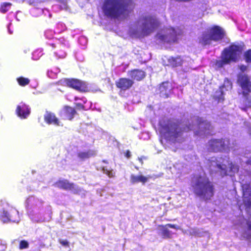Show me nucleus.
Wrapping results in <instances>:
<instances>
[{"instance_id":"1","label":"nucleus","mask_w":251,"mask_h":251,"mask_svg":"<svg viewBox=\"0 0 251 251\" xmlns=\"http://www.w3.org/2000/svg\"><path fill=\"white\" fill-rule=\"evenodd\" d=\"M135 6L133 0H104L101 8L104 15L116 19L128 17Z\"/></svg>"},{"instance_id":"2","label":"nucleus","mask_w":251,"mask_h":251,"mask_svg":"<svg viewBox=\"0 0 251 251\" xmlns=\"http://www.w3.org/2000/svg\"><path fill=\"white\" fill-rule=\"evenodd\" d=\"M193 122L187 120L183 122L180 119H168L166 123L161 126L169 140L175 142L182 138L184 133H187L194 129Z\"/></svg>"},{"instance_id":"3","label":"nucleus","mask_w":251,"mask_h":251,"mask_svg":"<svg viewBox=\"0 0 251 251\" xmlns=\"http://www.w3.org/2000/svg\"><path fill=\"white\" fill-rule=\"evenodd\" d=\"M191 186L194 194L204 200L210 199L214 195L213 185L204 173L194 175Z\"/></svg>"},{"instance_id":"4","label":"nucleus","mask_w":251,"mask_h":251,"mask_svg":"<svg viewBox=\"0 0 251 251\" xmlns=\"http://www.w3.org/2000/svg\"><path fill=\"white\" fill-rule=\"evenodd\" d=\"M243 51V47L239 45L231 44L225 48L221 52V59L217 60L215 65L218 68L231 63H236L239 60Z\"/></svg>"},{"instance_id":"5","label":"nucleus","mask_w":251,"mask_h":251,"mask_svg":"<svg viewBox=\"0 0 251 251\" xmlns=\"http://www.w3.org/2000/svg\"><path fill=\"white\" fill-rule=\"evenodd\" d=\"M226 36V33L223 28L214 25L202 33L199 42L203 46L209 45L212 41L218 42L222 41Z\"/></svg>"},{"instance_id":"6","label":"nucleus","mask_w":251,"mask_h":251,"mask_svg":"<svg viewBox=\"0 0 251 251\" xmlns=\"http://www.w3.org/2000/svg\"><path fill=\"white\" fill-rule=\"evenodd\" d=\"M237 82L242 89L243 96V107L241 109L247 111L251 108V78L247 75L241 74L238 75Z\"/></svg>"},{"instance_id":"7","label":"nucleus","mask_w":251,"mask_h":251,"mask_svg":"<svg viewBox=\"0 0 251 251\" xmlns=\"http://www.w3.org/2000/svg\"><path fill=\"white\" fill-rule=\"evenodd\" d=\"M236 146L235 141L231 144L230 139L227 138L211 139L208 142L207 150L211 152H228Z\"/></svg>"},{"instance_id":"8","label":"nucleus","mask_w":251,"mask_h":251,"mask_svg":"<svg viewBox=\"0 0 251 251\" xmlns=\"http://www.w3.org/2000/svg\"><path fill=\"white\" fill-rule=\"evenodd\" d=\"M27 213L33 221L38 222L43 214L44 201L34 196L29 197L26 201Z\"/></svg>"},{"instance_id":"9","label":"nucleus","mask_w":251,"mask_h":251,"mask_svg":"<svg viewBox=\"0 0 251 251\" xmlns=\"http://www.w3.org/2000/svg\"><path fill=\"white\" fill-rule=\"evenodd\" d=\"M141 20L142 21L141 33L143 36L149 35L160 25L159 21L153 16H145Z\"/></svg>"},{"instance_id":"10","label":"nucleus","mask_w":251,"mask_h":251,"mask_svg":"<svg viewBox=\"0 0 251 251\" xmlns=\"http://www.w3.org/2000/svg\"><path fill=\"white\" fill-rule=\"evenodd\" d=\"M212 167H216L218 170H221V174L222 175H232V173H235L239 170L238 166L232 163H228V166L225 164H220L216 162L213 161L209 166L211 170H213Z\"/></svg>"},{"instance_id":"11","label":"nucleus","mask_w":251,"mask_h":251,"mask_svg":"<svg viewBox=\"0 0 251 251\" xmlns=\"http://www.w3.org/2000/svg\"><path fill=\"white\" fill-rule=\"evenodd\" d=\"M66 85L80 93H86L89 91V88L86 83L82 80L75 78L67 79Z\"/></svg>"},{"instance_id":"12","label":"nucleus","mask_w":251,"mask_h":251,"mask_svg":"<svg viewBox=\"0 0 251 251\" xmlns=\"http://www.w3.org/2000/svg\"><path fill=\"white\" fill-rule=\"evenodd\" d=\"M0 219L4 223L10 221L18 223L20 221L19 212L16 209H13L9 214L7 211L3 210L0 216Z\"/></svg>"},{"instance_id":"13","label":"nucleus","mask_w":251,"mask_h":251,"mask_svg":"<svg viewBox=\"0 0 251 251\" xmlns=\"http://www.w3.org/2000/svg\"><path fill=\"white\" fill-rule=\"evenodd\" d=\"M56 186L60 188L66 190H70L74 194L80 192V189L74 183H70L66 179L60 180L55 183Z\"/></svg>"},{"instance_id":"14","label":"nucleus","mask_w":251,"mask_h":251,"mask_svg":"<svg viewBox=\"0 0 251 251\" xmlns=\"http://www.w3.org/2000/svg\"><path fill=\"white\" fill-rule=\"evenodd\" d=\"M133 84L134 81L132 79L126 77H121L115 82L116 87L123 91L130 89Z\"/></svg>"},{"instance_id":"15","label":"nucleus","mask_w":251,"mask_h":251,"mask_svg":"<svg viewBox=\"0 0 251 251\" xmlns=\"http://www.w3.org/2000/svg\"><path fill=\"white\" fill-rule=\"evenodd\" d=\"M197 122L201 132L205 135H212L211 132L213 127L209 122L204 120L201 118H198Z\"/></svg>"},{"instance_id":"16","label":"nucleus","mask_w":251,"mask_h":251,"mask_svg":"<svg viewBox=\"0 0 251 251\" xmlns=\"http://www.w3.org/2000/svg\"><path fill=\"white\" fill-rule=\"evenodd\" d=\"M168 227L180 229V228L179 226L173 225L171 224H168L165 226L160 225L157 227L158 234L161 235L163 238H170L171 237V231L168 229Z\"/></svg>"},{"instance_id":"17","label":"nucleus","mask_w":251,"mask_h":251,"mask_svg":"<svg viewBox=\"0 0 251 251\" xmlns=\"http://www.w3.org/2000/svg\"><path fill=\"white\" fill-rule=\"evenodd\" d=\"M242 188L245 204L251 209V181L249 183H242Z\"/></svg>"},{"instance_id":"18","label":"nucleus","mask_w":251,"mask_h":251,"mask_svg":"<svg viewBox=\"0 0 251 251\" xmlns=\"http://www.w3.org/2000/svg\"><path fill=\"white\" fill-rule=\"evenodd\" d=\"M77 112L74 108L66 105L64 106L62 110L59 112V116L63 117L64 119L71 121L74 118V116Z\"/></svg>"},{"instance_id":"19","label":"nucleus","mask_w":251,"mask_h":251,"mask_svg":"<svg viewBox=\"0 0 251 251\" xmlns=\"http://www.w3.org/2000/svg\"><path fill=\"white\" fill-rule=\"evenodd\" d=\"M128 75L132 79L137 81H140L144 79L146 76V72L141 69H134L128 71L127 72Z\"/></svg>"},{"instance_id":"20","label":"nucleus","mask_w":251,"mask_h":251,"mask_svg":"<svg viewBox=\"0 0 251 251\" xmlns=\"http://www.w3.org/2000/svg\"><path fill=\"white\" fill-rule=\"evenodd\" d=\"M162 175V174H160L157 176L148 175L147 176H145L142 175L135 176L132 174L130 176V182L133 184L139 182H142V183L144 184L147 182L149 179H155L156 178L161 177Z\"/></svg>"},{"instance_id":"21","label":"nucleus","mask_w":251,"mask_h":251,"mask_svg":"<svg viewBox=\"0 0 251 251\" xmlns=\"http://www.w3.org/2000/svg\"><path fill=\"white\" fill-rule=\"evenodd\" d=\"M30 113L28 106L21 102L18 105L16 109V113L21 119L26 118Z\"/></svg>"},{"instance_id":"22","label":"nucleus","mask_w":251,"mask_h":251,"mask_svg":"<svg viewBox=\"0 0 251 251\" xmlns=\"http://www.w3.org/2000/svg\"><path fill=\"white\" fill-rule=\"evenodd\" d=\"M159 90L161 97L168 98L172 90V85L168 81L163 82L160 84Z\"/></svg>"},{"instance_id":"23","label":"nucleus","mask_w":251,"mask_h":251,"mask_svg":"<svg viewBox=\"0 0 251 251\" xmlns=\"http://www.w3.org/2000/svg\"><path fill=\"white\" fill-rule=\"evenodd\" d=\"M44 119L45 122L48 125H53L56 126H60V122L58 118L54 113L51 112L46 111L44 116Z\"/></svg>"},{"instance_id":"24","label":"nucleus","mask_w":251,"mask_h":251,"mask_svg":"<svg viewBox=\"0 0 251 251\" xmlns=\"http://www.w3.org/2000/svg\"><path fill=\"white\" fill-rule=\"evenodd\" d=\"M165 33L168 39V44L175 43L177 42V35L175 29L169 27L165 30Z\"/></svg>"},{"instance_id":"25","label":"nucleus","mask_w":251,"mask_h":251,"mask_svg":"<svg viewBox=\"0 0 251 251\" xmlns=\"http://www.w3.org/2000/svg\"><path fill=\"white\" fill-rule=\"evenodd\" d=\"M169 65L173 68L182 66L183 60L181 56H171L168 59Z\"/></svg>"},{"instance_id":"26","label":"nucleus","mask_w":251,"mask_h":251,"mask_svg":"<svg viewBox=\"0 0 251 251\" xmlns=\"http://www.w3.org/2000/svg\"><path fill=\"white\" fill-rule=\"evenodd\" d=\"M184 234H187L191 236L201 237L205 233L204 232L197 227L189 228L185 230H182Z\"/></svg>"},{"instance_id":"27","label":"nucleus","mask_w":251,"mask_h":251,"mask_svg":"<svg viewBox=\"0 0 251 251\" xmlns=\"http://www.w3.org/2000/svg\"><path fill=\"white\" fill-rule=\"evenodd\" d=\"M155 38L156 40H157L161 43L168 44V39H167L165 32L164 34L160 32H158L155 35Z\"/></svg>"},{"instance_id":"28","label":"nucleus","mask_w":251,"mask_h":251,"mask_svg":"<svg viewBox=\"0 0 251 251\" xmlns=\"http://www.w3.org/2000/svg\"><path fill=\"white\" fill-rule=\"evenodd\" d=\"M247 229L243 234L244 238L249 239L251 238V221H249L247 223Z\"/></svg>"},{"instance_id":"29","label":"nucleus","mask_w":251,"mask_h":251,"mask_svg":"<svg viewBox=\"0 0 251 251\" xmlns=\"http://www.w3.org/2000/svg\"><path fill=\"white\" fill-rule=\"evenodd\" d=\"M18 84L21 86H25L28 85L30 82V80L28 78L20 76L17 78Z\"/></svg>"},{"instance_id":"30","label":"nucleus","mask_w":251,"mask_h":251,"mask_svg":"<svg viewBox=\"0 0 251 251\" xmlns=\"http://www.w3.org/2000/svg\"><path fill=\"white\" fill-rule=\"evenodd\" d=\"M12 5L10 2H3L1 4L0 7V11L2 13H5L9 10V8Z\"/></svg>"},{"instance_id":"31","label":"nucleus","mask_w":251,"mask_h":251,"mask_svg":"<svg viewBox=\"0 0 251 251\" xmlns=\"http://www.w3.org/2000/svg\"><path fill=\"white\" fill-rule=\"evenodd\" d=\"M245 59L247 63H251V49L247 50L244 54Z\"/></svg>"},{"instance_id":"32","label":"nucleus","mask_w":251,"mask_h":251,"mask_svg":"<svg viewBox=\"0 0 251 251\" xmlns=\"http://www.w3.org/2000/svg\"><path fill=\"white\" fill-rule=\"evenodd\" d=\"M220 95L219 96H214V99L218 101V102H223L224 100V94L222 90H220Z\"/></svg>"},{"instance_id":"33","label":"nucleus","mask_w":251,"mask_h":251,"mask_svg":"<svg viewBox=\"0 0 251 251\" xmlns=\"http://www.w3.org/2000/svg\"><path fill=\"white\" fill-rule=\"evenodd\" d=\"M28 246V243L26 241L22 240L20 243L19 248L20 250L27 249Z\"/></svg>"},{"instance_id":"34","label":"nucleus","mask_w":251,"mask_h":251,"mask_svg":"<svg viewBox=\"0 0 251 251\" xmlns=\"http://www.w3.org/2000/svg\"><path fill=\"white\" fill-rule=\"evenodd\" d=\"M102 171L104 174H106L110 177H113L114 176L112 171H110L107 169H105L104 167L103 168Z\"/></svg>"},{"instance_id":"35","label":"nucleus","mask_w":251,"mask_h":251,"mask_svg":"<svg viewBox=\"0 0 251 251\" xmlns=\"http://www.w3.org/2000/svg\"><path fill=\"white\" fill-rule=\"evenodd\" d=\"M6 249V244L5 242L0 240V251H4Z\"/></svg>"},{"instance_id":"36","label":"nucleus","mask_w":251,"mask_h":251,"mask_svg":"<svg viewBox=\"0 0 251 251\" xmlns=\"http://www.w3.org/2000/svg\"><path fill=\"white\" fill-rule=\"evenodd\" d=\"M75 106H76V109L78 110H85V106L81 103H76Z\"/></svg>"},{"instance_id":"37","label":"nucleus","mask_w":251,"mask_h":251,"mask_svg":"<svg viewBox=\"0 0 251 251\" xmlns=\"http://www.w3.org/2000/svg\"><path fill=\"white\" fill-rule=\"evenodd\" d=\"M60 243L65 246L68 245V242L67 240H60Z\"/></svg>"},{"instance_id":"38","label":"nucleus","mask_w":251,"mask_h":251,"mask_svg":"<svg viewBox=\"0 0 251 251\" xmlns=\"http://www.w3.org/2000/svg\"><path fill=\"white\" fill-rule=\"evenodd\" d=\"M125 156L126 157H130V156H131L130 151L129 150L126 151L125 153Z\"/></svg>"},{"instance_id":"39","label":"nucleus","mask_w":251,"mask_h":251,"mask_svg":"<svg viewBox=\"0 0 251 251\" xmlns=\"http://www.w3.org/2000/svg\"><path fill=\"white\" fill-rule=\"evenodd\" d=\"M246 69V66H242L241 67V69L242 70V71H244V70H245Z\"/></svg>"},{"instance_id":"40","label":"nucleus","mask_w":251,"mask_h":251,"mask_svg":"<svg viewBox=\"0 0 251 251\" xmlns=\"http://www.w3.org/2000/svg\"><path fill=\"white\" fill-rule=\"evenodd\" d=\"M138 160L140 162H142V158H138Z\"/></svg>"},{"instance_id":"41","label":"nucleus","mask_w":251,"mask_h":251,"mask_svg":"<svg viewBox=\"0 0 251 251\" xmlns=\"http://www.w3.org/2000/svg\"><path fill=\"white\" fill-rule=\"evenodd\" d=\"M199 131H196V132H195V134H196V135H198V134H199Z\"/></svg>"}]
</instances>
